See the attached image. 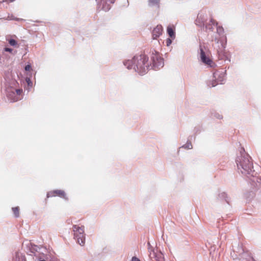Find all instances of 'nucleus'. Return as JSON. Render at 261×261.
<instances>
[{"label":"nucleus","mask_w":261,"mask_h":261,"mask_svg":"<svg viewBox=\"0 0 261 261\" xmlns=\"http://www.w3.org/2000/svg\"><path fill=\"white\" fill-rule=\"evenodd\" d=\"M125 66L129 69H133L140 74L146 73L150 66L148 57L144 54L136 55L132 60L124 62Z\"/></svg>","instance_id":"1"},{"label":"nucleus","mask_w":261,"mask_h":261,"mask_svg":"<svg viewBox=\"0 0 261 261\" xmlns=\"http://www.w3.org/2000/svg\"><path fill=\"white\" fill-rule=\"evenodd\" d=\"M150 66L155 69H158L163 67L164 61L158 52L155 50L152 51L150 55Z\"/></svg>","instance_id":"2"},{"label":"nucleus","mask_w":261,"mask_h":261,"mask_svg":"<svg viewBox=\"0 0 261 261\" xmlns=\"http://www.w3.org/2000/svg\"><path fill=\"white\" fill-rule=\"evenodd\" d=\"M74 238L77 242L81 246H83L85 242V234L84 233V226H79L76 225L73 226Z\"/></svg>","instance_id":"3"},{"label":"nucleus","mask_w":261,"mask_h":261,"mask_svg":"<svg viewBox=\"0 0 261 261\" xmlns=\"http://www.w3.org/2000/svg\"><path fill=\"white\" fill-rule=\"evenodd\" d=\"M237 165L239 168H240L239 167L241 166L243 170V171H241L242 173L245 174H249L251 172L252 164L248 158H244V159L240 161V164Z\"/></svg>","instance_id":"4"},{"label":"nucleus","mask_w":261,"mask_h":261,"mask_svg":"<svg viewBox=\"0 0 261 261\" xmlns=\"http://www.w3.org/2000/svg\"><path fill=\"white\" fill-rule=\"evenodd\" d=\"M207 18V14L205 12L201 11L197 15L195 20V24L199 27H203L204 25V22Z\"/></svg>","instance_id":"5"},{"label":"nucleus","mask_w":261,"mask_h":261,"mask_svg":"<svg viewBox=\"0 0 261 261\" xmlns=\"http://www.w3.org/2000/svg\"><path fill=\"white\" fill-rule=\"evenodd\" d=\"M59 196L65 199H67L65 192L61 190H55L47 193V198Z\"/></svg>","instance_id":"6"},{"label":"nucleus","mask_w":261,"mask_h":261,"mask_svg":"<svg viewBox=\"0 0 261 261\" xmlns=\"http://www.w3.org/2000/svg\"><path fill=\"white\" fill-rule=\"evenodd\" d=\"M163 32V27L161 25H158L152 31V38L153 39H156L162 34Z\"/></svg>","instance_id":"7"},{"label":"nucleus","mask_w":261,"mask_h":261,"mask_svg":"<svg viewBox=\"0 0 261 261\" xmlns=\"http://www.w3.org/2000/svg\"><path fill=\"white\" fill-rule=\"evenodd\" d=\"M200 58L201 61L206 64L210 65L212 62L211 60L206 57L205 53L202 48L200 49Z\"/></svg>","instance_id":"8"},{"label":"nucleus","mask_w":261,"mask_h":261,"mask_svg":"<svg viewBox=\"0 0 261 261\" xmlns=\"http://www.w3.org/2000/svg\"><path fill=\"white\" fill-rule=\"evenodd\" d=\"M217 24V22L214 19L211 18L210 20V23L205 24V29L206 30H212L213 25H215Z\"/></svg>","instance_id":"9"},{"label":"nucleus","mask_w":261,"mask_h":261,"mask_svg":"<svg viewBox=\"0 0 261 261\" xmlns=\"http://www.w3.org/2000/svg\"><path fill=\"white\" fill-rule=\"evenodd\" d=\"M16 261H26L25 256L19 253H17L16 254Z\"/></svg>","instance_id":"10"},{"label":"nucleus","mask_w":261,"mask_h":261,"mask_svg":"<svg viewBox=\"0 0 261 261\" xmlns=\"http://www.w3.org/2000/svg\"><path fill=\"white\" fill-rule=\"evenodd\" d=\"M12 211L16 217H18L19 216V208L18 206L13 207Z\"/></svg>","instance_id":"11"},{"label":"nucleus","mask_w":261,"mask_h":261,"mask_svg":"<svg viewBox=\"0 0 261 261\" xmlns=\"http://www.w3.org/2000/svg\"><path fill=\"white\" fill-rule=\"evenodd\" d=\"M167 32L170 37L173 38L174 37V32L171 28L168 27Z\"/></svg>","instance_id":"12"},{"label":"nucleus","mask_w":261,"mask_h":261,"mask_svg":"<svg viewBox=\"0 0 261 261\" xmlns=\"http://www.w3.org/2000/svg\"><path fill=\"white\" fill-rule=\"evenodd\" d=\"M182 147L185 149H189L192 148V145L191 142H187L186 144L183 145Z\"/></svg>","instance_id":"13"},{"label":"nucleus","mask_w":261,"mask_h":261,"mask_svg":"<svg viewBox=\"0 0 261 261\" xmlns=\"http://www.w3.org/2000/svg\"><path fill=\"white\" fill-rule=\"evenodd\" d=\"M159 0H149V4L150 5H158Z\"/></svg>","instance_id":"14"},{"label":"nucleus","mask_w":261,"mask_h":261,"mask_svg":"<svg viewBox=\"0 0 261 261\" xmlns=\"http://www.w3.org/2000/svg\"><path fill=\"white\" fill-rule=\"evenodd\" d=\"M9 43L11 46H16L17 44V42L13 39L9 40Z\"/></svg>","instance_id":"15"},{"label":"nucleus","mask_w":261,"mask_h":261,"mask_svg":"<svg viewBox=\"0 0 261 261\" xmlns=\"http://www.w3.org/2000/svg\"><path fill=\"white\" fill-rule=\"evenodd\" d=\"M217 84H218V83H217L215 80H213V81H212L211 82H210L208 84V86L210 87H213L216 86Z\"/></svg>","instance_id":"16"},{"label":"nucleus","mask_w":261,"mask_h":261,"mask_svg":"<svg viewBox=\"0 0 261 261\" xmlns=\"http://www.w3.org/2000/svg\"><path fill=\"white\" fill-rule=\"evenodd\" d=\"M217 51H218V54L219 56H220V58H221V59H224L223 56H225L223 55V50H218Z\"/></svg>","instance_id":"17"},{"label":"nucleus","mask_w":261,"mask_h":261,"mask_svg":"<svg viewBox=\"0 0 261 261\" xmlns=\"http://www.w3.org/2000/svg\"><path fill=\"white\" fill-rule=\"evenodd\" d=\"M171 40L169 38L166 40V44L167 46H169L171 44Z\"/></svg>","instance_id":"18"},{"label":"nucleus","mask_w":261,"mask_h":261,"mask_svg":"<svg viewBox=\"0 0 261 261\" xmlns=\"http://www.w3.org/2000/svg\"><path fill=\"white\" fill-rule=\"evenodd\" d=\"M31 65H27L25 67V70L26 71H30L31 70Z\"/></svg>","instance_id":"19"},{"label":"nucleus","mask_w":261,"mask_h":261,"mask_svg":"<svg viewBox=\"0 0 261 261\" xmlns=\"http://www.w3.org/2000/svg\"><path fill=\"white\" fill-rule=\"evenodd\" d=\"M15 91L17 95H20L21 92H22V90L21 89H16Z\"/></svg>","instance_id":"20"},{"label":"nucleus","mask_w":261,"mask_h":261,"mask_svg":"<svg viewBox=\"0 0 261 261\" xmlns=\"http://www.w3.org/2000/svg\"><path fill=\"white\" fill-rule=\"evenodd\" d=\"M115 0H106L105 3H110V4H113L115 2Z\"/></svg>","instance_id":"21"},{"label":"nucleus","mask_w":261,"mask_h":261,"mask_svg":"<svg viewBox=\"0 0 261 261\" xmlns=\"http://www.w3.org/2000/svg\"><path fill=\"white\" fill-rule=\"evenodd\" d=\"M5 50L6 51H8V52H10V53H12V51L13 49H11V48H10L6 47V48H5Z\"/></svg>","instance_id":"22"},{"label":"nucleus","mask_w":261,"mask_h":261,"mask_svg":"<svg viewBox=\"0 0 261 261\" xmlns=\"http://www.w3.org/2000/svg\"><path fill=\"white\" fill-rule=\"evenodd\" d=\"M132 261H140L139 258L136 257H133L132 258Z\"/></svg>","instance_id":"23"},{"label":"nucleus","mask_w":261,"mask_h":261,"mask_svg":"<svg viewBox=\"0 0 261 261\" xmlns=\"http://www.w3.org/2000/svg\"><path fill=\"white\" fill-rule=\"evenodd\" d=\"M98 3H101L102 2L105 3L106 0H96Z\"/></svg>","instance_id":"24"},{"label":"nucleus","mask_w":261,"mask_h":261,"mask_svg":"<svg viewBox=\"0 0 261 261\" xmlns=\"http://www.w3.org/2000/svg\"><path fill=\"white\" fill-rule=\"evenodd\" d=\"M217 72H215V73H214V77H215V79L216 78V76H217Z\"/></svg>","instance_id":"25"},{"label":"nucleus","mask_w":261,"mask_h":261,"mask_svg":"<svg viewBox=\"0 0 261 261\" xmlns=\"http://www.w3.org/2000/svg\"><path fill=\"white\" fill-rule=\"evenodd\" d=\"M27 80V81L28 82H29V81H30V79H27V80Z\"/></svg>","instance_id":"26"}]
</instances>
